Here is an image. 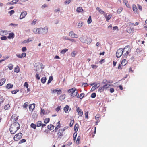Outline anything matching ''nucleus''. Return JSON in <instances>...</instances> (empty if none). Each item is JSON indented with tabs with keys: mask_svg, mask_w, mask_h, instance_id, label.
I'll list each match as a JSON object with an SVG mask.
<instances>
[{
	"mask_svg": "<svg viewBox=\"0 0 147 147\" xmlns=\"http://www.w3.org/2000/svg\"><path fill=\"white\" fill-rule=\"evenodd\" d=\"M20 128V125L17 122H15L11 125L9 128L11 133L14 134Z\"/></svg>",
	"mask_w": 147,
	"mask_h": 147,
	"instance_id": "nucleus-1",
	"label": "nucleus"
},
{
	"mask_svg": "<svg viewBox=\"0 0 147 147\" xmlns=\"http://www.w3.org/2000/svg\"><path fill=\"white\" fill-rule=\"evenodd\" d=\"M80 40L82 43L87 44L90 43L92 41L90 38L85 36L81 37L80 38Z\"/></svg>",
	"mask_w": 147,
	"mask_h": 147,
	"instance_id": "nucleus-2",
	"label": "nucleus"
},
{
	"mask_svg": "<svg viewBox=\"0 0 147 147\" xmlns=\"http://www.w3.org/2000/svg\"><path fill=\"white\" fill-rule=\"evenodd\" d=\"M39 34H46L48 32V29L47 27H45L44 28H39Z\"/></svg>",
	"mask_w": 147,
	"mask_h": 147,
	"instance_id": "nucleus-3",
	"label": "nucleus"
},
{
	"mask_svg": "<svg viewBox=\"0 0 147 147\" xmlns=\"http://www.w3.org/2000/svg\"><path fill=\"white\" fill-rule=\"evenodd\" d=\"M124 52L123 49L122 48L118 49L116 53V56L118 58L120 57L123 54Z\"/></svg>",
	"mask_w": 147,
	"mask_h": 147,
	"instance_id": "nucleus-4",
	"label": "nucleus"
},
{
	"mask_svg": "<svg viewBox=\"0 0 147 147\" xmlns=\"http://www.w3.org/2000/svg\"><path fill=\"white\" fill-rule=\"evenodd\" d=\"M22 133L19 132L14 136L13 138L14 140L16 141H18L22 138Z\"/></svg>",
	"mask_w": 147,
	"mask_h": 147,
	"instance_id": "nucleus-5",
	"label": "nucleus"
},
{
	"mask_svg": "<svg viewBox=\"0 0 147 147\" xmlns=\"http://www.w3.org/2000/svg\"><path fill=\"white\" fill-rule=\"evenodd\" d=\"M65 129H60L59 130L57 133L58 138H61L64 135L63 133Z\"/></svg>",
	"mask_w": 147,
	"mask_h": 147,
	"instance_id": "nucleus-6",
	"label": "nucleus"
},
{
	"mask_svg": "<svg viewBox=\"0 0 147 147\" xmlns=\"http://www.w3.org/2000/svg\"><path fill=\"white\" fill-rule=\"evenodd\" d=\"M124 52H125L124 55V56H127L130 52L131 49H129L128 46H126L123 49Z\"/></svg>",
	"mask_w": 147,
	"mask_h": 147,
	"instance_id": "nucleus-7",
	"label": "nucleus"
},
{
	"mask_svg": "<svg viewBox=\"0 0 147 147\" xmlns=\"http://www.w3.org/2000/svg\"><path fill=\"white\" fill-rule=\"evenodd\" d=\"M51 92L53 93H55L57 92V94L58 95H60L62 93V91L61 90H58L57 89H53L51 90Z\"/></svg>",
	"mask_w": 147,
	"mask_h": 147,
	"instance_id": "nucleus-8",
	"label": "nucleus"
},
{
	"mask_svg": "<svg viewBox=\"0 0 147 147\" xmlns=\"http://www.w3.org/2000/svg\"><path fill=\"white\" fill-rule=\"evenodd\" d=\"M8 34V32L7 31L0 29V35L1 36L7 35Z\"/></svg>",
	"mask_w": 147,
	"mask_h": 147,
	"instance_id": "nucleus-9",
	"label": "nucleus"
},
{
	"mask_svg": "<svg viewBox=\"0 0 147 147\" xmlns=\"http://www.w3.org/2000/svg\"><path fill=\"white\" fill-rule=\"evenodd\" d=\"M69 35L73 38H77L78 37V35L75 34L73 31H71L69 32Z\"/></svg>",
	"mask_w": 147,
	"mask_h": 147,
	"instance_id": "nucleus-10",
	"label": "nucleus"
},
{
	"mask_svg": "<svg viewBox=\"0 0 147 147\" xmlns=\"http://www.w3.org/2000/svg\"><path fill=\"white\" fill-rule=\"evenodd\" d=\"M16 56L19 58H22L26 57V53H23L21 54H16Z\"/></svg>",
	"mask_w": 147,
	"mask_h": 147,
	"instance_id": "nucleus-11",
	"label": "nucleus"
},
{
	"mask_svg": "<svg viewBox=\"0 0 147 147\" xmlns=\"http://www.w3.org/2000/svg\"><path fill=\"white\" fill-rule=\"evenodd\" d=\"M76 89L75 88H73L71 89H69L68 90V92L69 93H70V95L71 96H73V94L74 93L76 90Z\"/></svg>",
	"mask_w": 147,
	"mask_h": 147,
	"instance_id": "nucleus-12",
	"label": "nucleus"
},
{
	"mask_svg": "<svg viewBox=\"0 0 147 147\" xmlns=\"http://www.w3.org/2000/svg\"><path fill=\"white\" fill-rule=\"evenodd\" d=\"M76 111L78 113V115L80 116H82V115L83 114V112L79 107L77 108Z\"/></svg>",
	"mask_w": 147,
	"mask_h": 147,
	"instance_id": "nucleus-13",
	"label": "nucleus"
},
{
	"mask_svg": "<svg viewBox=\"0 0 147 147\" xmlns=\"http://www.w3.org/2000/svg\"><path fill=\"white\" fill-rule=\"evenodd\" d=\"M27 14V13L26 11L22 12L21 13L20 16V19H22L24 18L25 16H26Z\"/></svg>",
	"mask_w": 147,
	"mask_h": 147,
	"instance_id": "nucleus-14",
	"label": "nucleus"
},
{
	"mask_svg": "<svg viewBox=\"0 0 147 147\" xmlns=\"http://www.w3.org/2000/svg\"><path fill=\"white\" fill-rule=\"evenodd\" d=\"M35 107V104H32L29 105V109L30 111H32Z\"/></svg>",
	"mask_w": 147,
	"mask_h": 147,
	"instance_id": "nucleus-15",
	"label": "nucleus"
},
{
	"mask_svg": "<svg viewBox=\"0 0 147 147\" xmlns=\"http://www.w3.org/2000/svg\"><path fill=\"white\" fill-rule=\"evenodd\" d=\"M132 9L133 11L135 13H138V9L137 8V7L135 5L133 4V5Z\"/></svg>",
	"mask_w": 147,
	"mask_h": 147,
	"instance_id": "nucleus-16",
	"label": "nucleus"
},
{
	"mask_svg": "<svg viewBox=\"0 0 147 147\" xmlns=\"http://www.w3.org/2000/svg\"><path fill=\"white\" fill-rule=\"evenodd\" d=\"M127 63V61L126 60V59H124L122 61L121 64L122 66H124Z\"/></svg>",
	"mask_w": 147,
	"mask_h": 147,
	"instance_id": "nucleus-17",
	"label": "nucleus"
},
{
	"mask_svg": "<svg viewBox=\"0 0 147 147\" xmlns=\"http://www.w3.org/2000/svg\"><path fill=\"white\" fill-rule=\"evenodd\" d=\"M13 85L11 83H9L7 84L6 88L8 89L11 88H13Z\"/></svg>",
	"mask_w": 147,
	"mask_h": 147,
	"instance_id": "nucleus-18",
	"label": "nucleus"
},
{
	"mask_svg": "<svg viewBox=\"0 0 147 147\" xmlns=\"http://www.w3.org/2000/svg\"><path fill=\"white\" fill-rule=\"evenodd\" d=\"M39 30V28H34L33 30V31L34 32L35 34H39V31H38Z\"/></svg>",
	"mask_w": 147,
	"mask_h": 147,
	"instance_id": "nucleus-19",
	"label": "nucleus"
},
{
	"mask_svg": "<svg viewBox=\"0 0 147 147\" xmlns=\"http://www.w3.org/2000/svg\"><path fill=\"white\" fill-rule=\"evenodd\" d=\"M47 128L50 130H53L54 128V126L52 124H50L48 126Z\"/></svg>",
	"mask_w": 147,
	"mask_h": 147,
	"instance_id": "nucleus-20",
	"label": "nucleus"
},
{
	"mask_svg": "<svg viewBox=\"0 0 147 147\" xmlns=\"http://www.w3.org/2000/svg\"><path fill=\"white\" fill-rule=\"evenodd\" d=\"M20 68L18 66H17L14 68V72L17 73H18L20 72Z\"/></svg>",
	"mask_w": 147,
	"mask_h": 147,
	"instance_id": "nucleus-21",
	"label": "nucleus"
},
{
	"mask_svg": "<svg viewBox=\"0 0 147 147\" xmlns=\"http://www.w3.org/2000/svg\"><path fill=\"white\" fill-rule=\"evenodd\" d=\"M14 34L13 33H9L7 37L9 39L13 38H14Z\"/></svg>",
	"mask_w": 147,
	"mask_h": 147,
	"instance_id": "nucleus-22",
	"label": "nucleus"
},
{
	"mask_svg": "<svg viewBox=\"0 0 147 147\" xmlns=\"http://www.w3.org/2000/svg\"><path fill=\"white\" fill-rule=\"evenodd\" d=\"M78 128H79L78 124L77 123L74 126V131L75 132L77 131L78 129Z\"/></svg>",
	"mask_w": 147,
	"mask_h": 147,
	"instance_id": "nucleus-23",
	"label": "nucleus"
},
{
	"mask_svg": "<svg viewBox=\"0 0 147 147\" xmlns=\"http://www.w3.org/2000/svg\"><path fill=\"white\" fill-rule=\"evenodd\" d=\"M0 81V86L3 85L5 83L6 81V79L5 78H2Z\"/></svg>",
	"mask_w": 147,
	"mask_h": 147,
	"instance_id": "nucleus-24",
	"label": "nucleus"
},
{
	"mask_svg": "<svg viewBox=\"0 0 147 147\" xmlns=\"http://www.w3.org/2000/svg\"><path fill=\"white\" fill-rule=\"evenodd\" d=\"M77 12L78 13H80L83 11L82 8L81 7H78L76 9Z\"/></svg>",
	"mask_w": 147,
	"mask_h": 147,
	"instance_id": "nucleus-25",
	"label": "nucleus"
},
{
	"mask_svg": "<svg viewBox=\"0 0 147 147\" xmlns=\"http://www.w3.org/2000/svg\"><path fill=\"white\" fill-rule=\"evenodd\" d=\"M69 106L67 105H66V106L64 107V110L65 113L67 112L69 110Z\"/></svg>",
	"mask_w": 147,
	"mask_h": 147,
	"instance_id": "nucleus-26",
	"label": "nucleus"
},
{
	"mask_svg": "<svg viewBox=\"0 0 147 147\" xmlns=\"http://www.w3.org/2000/svg\"><path fill=\"white\" fill-rule=\"evenodd\" d=\"M112 17V15L111 14L107 16H105V18L106 19V20L108 22V21Z\"/></svg>",
	"mask_w": 147,
	"mask_h": 147,
	"instance_id": "nucleus-27",
	"label": "nucleus"
},
{
	"mask_svg": "<svg viewBox=\"0 0 147 147\" xmlns=\"http://www.w3.org/2000/svg\"><path fill=\"white\" fill-rule=\"evenodd\" d=\"M81 139V137L80 136H78V137L76 141V144H79L80 143V140Z\"/></svg>",
	"mask_w": 147,
	"mask_h": 147,
	"instance_id": "nucleus-28",
	"label": "nucleus"
},
{
	"mask_svg": "<svg viewBox=\"0 0 147 147\" xmlns=\"http://www.w3.org/2000/svg\"><path fill=\"white\" fill-rule=\"evenodd\" d=\"M42 125V122L41 121H38L36 123V127H40Z\"/></svg>",
	"mask_w": 147,
	"mask_h": 147,
	"instance_id": "nucleus-29",
	"label": "nucleus"
},
{
	"mask_svg": "<svg viewBox=\"0 0 147 147\" xmlns=\"http://www.w3.org/2000/svg\"><path fill=\"white\" fill-rule=\"evenodd\" d=\"M5 99L3 98V97L0 96V106L1 105V104L3 102Z\"/></svg>",
	"mask_w": 147,
	"mask_h": 147,
	"instance_id": "nucleus-30",
	"label": "nucleus"
},
{
	"mask_svg": "<svg viewBox=\"0 0 147 147\" xmlns=\"http://www.w3.org/2000/svg\"><path fill=\"white\" fill-rule=\"evenodd\" d=\"M18 1V0H13L11 2L9 3V4L13 5L16 4Z\"/></svg>",
	"mask_w": 147,
	"mask_h": 147,
	"instance_id": "nucleus-31",
	"label": "nucleus"
},
{
	"mask_svg": "<svg viewBox=\"0 0 147 147\" xmlns=\"http://www.w3.org/2000/svg\"><path fill=\"white\" fill-rule=\"evenodd\" d=\"M77 132H75L74 134L73 135V140L74 141V142H75L76 141V139L77 137Z\"/></svg>",
	"mask_w": 147,
	"mask_h": 147,
	"instance_id": "nucleus-32",
	"label": "nucleus"
},
{
	"mask_svg": "<svg viewBox=\"0 0 147 147\" xmlns=\"http://www.w3.org/2000/svg\"><path fill=\"white\" fill-rule=\"evenodd\" d=\"M46 78L45 77H43L41 79V82L43 83H45L46 80Z\"/></svg>",
	"mask_w": 147,
	"mask_h": 147,
	"instance_id": "nucleus-33",
	"label": "nucleus"
},
{
	"mask_svg": "<svg viewBox=\"0 0 147 147\" xmlns=\"http://www.w3.org/2000/svg\"><path fill=\"white\" fill-rule=\"evenodd\" d=\"M111 86V85L108 84H106L103 86L104 89L105 90L107 89V88H109V86Z\"/></svg>",
	"mask_w": 147,
	"mask_h": 147,
	"instance_id": "nucleus-34",
	"label": "nucleus"
},
{
	"mask_svg": "<svg viewBox=\"0 0 147 147\" xmlns=\"http://www.w3.org/2000/svg\"><path fill=\"white\" fill-rule=\"evenodd\" d=\"M50 120L49 118H46L44 120V123L45 124H47L49 122Z\"/></svg>",
	"mask_w": 147,
	"mask_h": 147,
	"instance_id": "nucleus-35",
	"label": "nucleus"
},
{
	"mask_svg": "<svg viewBox=\"0 0 147 147\" xmlns=\"http://www.w3.org/2000/svg\"><path fill=\"white\" fill-rule=\"evenodd\" d=\"M10 105L9 104H8L5 106L4 109L5 110H8L10 108Z\"/></svg>",
	"mask_w": 147,
	"mask_h": 147,
	"instance_id": "nucleus-36",
	"label": "nucleus"
},
{
	"mask_svg": "<svg viewBox=\"0 0 147 147\" xmlns=\"http://www.w3.org/2000/svg\"><path fill=\"white\" fill-rule=\"evenodd\" d=\"M65 95H61L59 96V99L60 100H63L65 99Z\"/></svg>",
	"mask_w": 147,
	"mask_h": 147,
	"instance_id": "nucleus-37",
	"label": "nucleus"
},
{
	"mask_svg": "<svg viewBox=\"0 0 147 147\" xmlns=\"http://www.w3.org/2000/svg\"><path fill=\"white\" fill-rule=\"evenodd\" d=\"M142 52V51L140 50L139 49L137 48L136 51V53L137 55H139L140 54V53Z\"/></svg>",
	"mask_w": 147,
	"mask_h": 147,
	"instance_id": "nucleus-38",
	"label": "nucleus"
},
{
	"mask_svg": "<svg viewBox=\"0 0 147 147\" xmlns=\"http://www.w3.org/2000/svg\"><path fill=\"white\" fill-rule=\"evenodd\" d=\"M13 65L12 64H9L8 66V67L9 69L10 70H11L13 68Z\"/></svg>",
	"mask_w": 147,
	"mask_h": 147,
	"instance_id": "nucleus-39",
	"label": "nucleus"
},
{
	"mask_svg": "<svg viewBox=\"0 0 147 147\" xmlns=\"http://www.w3.org/2000/svg\"><path fill=\"white\" fill-rule=\"evenodd\" d=\"M30 127L34 129H36V125L33 123H32L30 125Z\"/></svg>",
	"mask_w": 147,
	"mask_h": 147,
	"instance_id": "nucleus-40",
	"label": "nucleus"
},
{
	"mask_svg": "<svg viewBox=\"0 0 147 147\" xmlns=\"http://www.w3.org/2000/svg\"><path fill=\"white\" fill-rule=\"evenodd\" d=\"M16 117V114H14L13 115L11 118V121L13 122V119Z\"/></svg>",
	"mask_w": 147,
	"mask_h": 147,
	"instance_id": "nucleus-41",
	"label": "nucleus"
},
{
	"mask_svg": "<svg viewBox=\"0 0 147 147\" xmlns=\"http://www.w3.org/2000/svg\"><path fill=\"white\" fill-rule=\"evenodd\" d=\"M92 21V20L91 19V16H90L88 18V19L87 22L88 24L90 23Z\"/></svg>",
	"mask_w": 147,
	"mask_h": 147,
	"instance_id": "nucleus-42",
	"label": "nucleus"
},
{
	"mask_svg": "<svg viewBox=\"0 0 147 147\" xmlns=\"http://www.w3.org/2000/svg\"><path fill=\"white\" fill-rule=\"evenodd\" d=\"M122 10L123 8L122 7H119V8L117 10V12L118 14H119L121 12V11H122Z\"/></svg>",
	"mask_w": 147,
	"mask_h": 147,
	"instance_id": "nucleus-43",
	"label": "nucleus"
},
{
	"mask_svg": "<svg viewBox=\"0 0 147 147\" xmlns=\"http://www.w3.org/2000/svg\"><path fill=\"white\" fill-rule=\"evenodd\" d=\"M77 53L76 51H73L71 53V55L72 57H75L76 55V54Z\"/></svg>",
	"mask_w": 147,
	"mask_h": 147,
	"instance_id": "nucleus-44",
	"label": "nucleus"
},
{
	"mask_svg": "<svg viewBox=\"0 0 147 147\" xmlns=\"http://www.w3.org/2000/svg\"><path fill=\"white\" fill-rule=\"evenodd\" d=\"M84 96V93H82L80 94L79 98L80 99H82Z\"/></svg>",
	"mask_w": 147,
	"mask_h": 147,
	"instance_id": "nucleus-45",
	"label": "nucleus"
},
{
	"mask_svg": "<svg viewBox=\"0 0 147 147\" xmlns=\"http://www.w3.org/2000/svg\"><path fill=\"white\" fill-rule=\"evenodd\" d=\"M104 88L103 86V87H100L98 89V91L100 92H101L104 91Z\"/></svg>",
	"mask_w": 147,
	"mask_h": 147,
	"instance_id": "nucleus-46",
	"label": "nucleus"
},
{
	"mask_svg": "<svg viewBox=\"0 0 147 147\" xmlns=\"http://www.w3.org/2000/svg\"><path fill=\"white\" fill-rule=\"evenodd\" d=\"M53 80V78L52 76H50L49 79L47 83L48 84H49V83H50L51 82V81L52 80Z\"/></svg>",
	"mask_w": 147,
	"mask_h": 147,
	"instance_id": "nucleus-47",
	"label": "nucleus"
},
{
	"mask_svg": "<svg viewBox=\"0 0 147 147\" xmlns=\"http://www.w3.org/2000/svg\"><path fill=\"white\" fill-rule=\"evenodd\" d=\"M68 49H65L62 50L61 53H62L64 54L66 52L68 51Z\"/></svg>",
	"mask_w": 147,
	"mask_h": 147,
	"instance_id": "nucleus-48",
	"label": "nucleus"
},
{
	"mask_svg": "<svg viewBox=\"0 0 147 147\" xmlns=\"http://www.w3.org/2000/svg\"><path fill=\"white\" fill-rule=\"evenodd\" d=\"M19 91L18 90H12L11 91V93L12 94H16Z\"/></svg>",
	"mask_w": 147,
	"mask_h": 147,
	"instance_id": "nucleus-49",
	"label": "nucleus"
},
{
	"mask_svg": "<svg viewBox=\"0 0 147 147\" xmlns=\"http://www.w3.org/2000/svg\"><path fill=\"white\" fill-rule=\"evenodd\" d=\"M100 117V115L97 114L96 115V116L95 117V119L97 121H98Z\"/></svg>",
	"mask_w": 147,
	"mask_h": 147,
	"instance_id": "nucleus-50",
	"label": "nucleus"
},
{
	"mask_svg": "<svg viewBox=\"0 0 147 147\" xmlns=\"http://www.w3.org/2000/svg\"><path fill=\"white\" fill-rule=\"evenodd\" d=\"M32 40L31 39V38H30L28 39L27 40H24V42L25 43H29L30 41H31Z\"/></svg>",
	"mask_w": 147,
	"mask_h": 147,
	"instance_id": "nucleus-51",
	"label": "nucleus"
},
{
	"mask_svg": "<svg viewBox=\"0 0 147 147\" xmlns=\"http://www.w3.org/2000/svg\"><path fill=\"white\" fill-rule=\"evenodd\" d=\"M28 102H25L23 105V107L24 108H26L28 106Z\"/></svg>",
	"mask_w": 147,
	"mask_h": 147,
	"instance_id": "nucleus-52",
	"label": "nucleus"
},
{
	"mask_svg": "<svg viewBox=\"0 0 147 147\" xmlns=\"http://www.w3.org/2000/svg\"><path fill=\"white\" fill-rule=\"evenodd\" d=\"M74 123V119L73 120H71L69 124V126L70 127H71L73 126V124Z\"/></svg>",
	"mask_w": 147,
	"mask_h": 147,
	"instance_id": "nucleus-53",
	"label": "nucleus"
},
{
	"mask_svg": "<svg viewBox=\"0 0 147 147\" xmlns=\"http://www.w3.org/2000/svg\"><path fill=\"white\" fill-rule=\"evenodd\" d=\"M100 86V84L99 83L96 84L95 85L94 87L95 88V89L98 88Z\"/></svg>",
	"mask_w": 147,
	"mask_h": 147,
	"instance_id": "nucleus-54",
	"label": "nucleus"
},
{
	"mask_svg": "<svg viewBox=\"0 0 147 147\" xmlns=\"http://www.w3.org/2000/svg\"><path fill=\"white\" fill-rule=\"evenodd\" d=\"M40 114L41 115H44L45 114V111L44 109H42V108H41V112H40Z\"/></svg>",
	"mask_w": 147,
	"mask_h": 147,
	"instance_id": "nucleus-55",
	"label": "nucleus"
},
{
	"mask_svg": "<svg viewBox=\"0 0 147 147\" xmlns=\"http://www.w3.org/2000/svg\"><path fill=\"white\" fill-rule=\"evenodd\" d=\"M83 24V22H80L78 23V26L79 27H81L82 26Z\"/></svg>",
	"mask_w": 147,
	"mask_h": 147,
	"instance_id": "nucleus-56",
	"label": "nucleus"
},
{
	"mask_svg": "<svg viewBox=\"0 0 147 147\" xmlns=\"http://www.w3.org/2000/svg\"><path fill=\"white\" fill-rule=\"evenodd\" d=\"M96 96V94L95 93H93L91 95V97L92 98H94Z\"/></svg>",
	"mask_w": 147,
	"mask_h": 147,
	"instance_id": "nucleus-57",
	"label": "nucleus"
},
{
	"mask_svg": "<svg viewBox=\"0 0 147 147\" xmlns=\"http://www.w3.org/2000/svg\"><path fill=\"white\" fill-rule=\"evenodd\" d=\"M7 39V37L5 36H3L1 37V40H6Z\"/></svg>",
	"mask_w": 147,
	"mask_h": 147,
	"instance_id": "nucleus-58",
	"label": "nucleus"
},
{
	"mask_svg": "<svg viewBox=\"0 0 147 147\" xmlns=\"http://www.w3.org/2000/svg\"><path fill=\"white\" fill-rule=\"evenodd\" d=\"M123 66H122V65L121 64H119L118 66V67L117 69H122V67Z\"/></svg>",
	"mask_w": 147,
	"mask_h": 147,
	"instance_id": "nucleus-59",
	"label": "nucleus"
},
{
	"mask_svg": "<svg viewBox=\"0 0 147 147\" xmlns=\"http://www.w3.org/2000/svg\"><path fill=\"white\" fill-rule=\"evenodd\" d=\"M71 0H66L65 2V3L66 4H69L71 2Z\"/></svg>",
	"mask_w": 147,
	"mask_h": 147,
	"instance_id": "nucleus-60",
	"label": "nucleus"
},
{
	"mask_svg": "<svg viewBox=\"0 0 147 147\" xmlns=\"http://www.w3.org/2000/svg\"><path fill=\"white\" fill-rule=\"evenodd\" d=\"M56 127L60 128L61 127V124L60 122L59 121L57 124Z\"/></svg>",
	"mask_w": 147,
	"mask_h": 147,
	"instance_id": "nucleus-61",
	"label": "nucleus"
},
{
	"mask_svg": "<svg viewBox=\"0 0 147 147\" xmlns=\"http://www.w3.org/2000/svg\"><path fill=\"white\" fill-rule=\"evenodd\" d=\"M37 21V20L34 19L33 20V21L31 23V24L33 25H34L36 23V22Z\"/></svg>",
	"mask_w": 147,
	"mask_h": 147,
	"instance_id": "nucleus-62",
	"label": "nucleus"
},
{
	"mask_svg": "<svg viewBox=\"0 0 147 147\" xmlns=\"http://www.w3.org/2000/svg\"><path fill=\"white\" fill-rule=\"evenodd\" d=\"M27 49L26 47H24L22 48V52H24L26 51Z\"/></svg>",
	"mask_w": 147,
	"mask_h": 147,
	"instance_id": "nucleus-63",
	"label": "nucleus"
},
{
	"mask_svg": "<svg viewBox=\"0 0 147 147\" xmlns=\"http://www.w3.org/2000/svg\"><path fill=\"white\" fill-rule=\"evenodd\" d=\"M9 13L10 15H12L14 13V11L13 10H11L9 11Z\"/></svg>",
	"mask_w": 147,
	"mask_h": 147,
	"instance_id": "nucleus-64",
	"label": "nucleus"
}]
</instances>
